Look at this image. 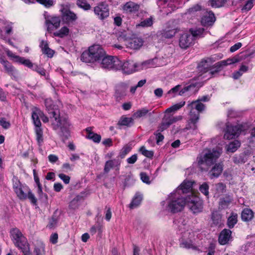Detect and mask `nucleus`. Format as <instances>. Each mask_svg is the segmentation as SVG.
Instances as JSON below:
<instances>
[{"instance_id":"nucleus-60","label":"nucleus","mask_w":255,"mask_h":255,"mask_svg":"<svg viewBox=\"0 0 255 255\" xmlns=\"http://www.w3.org/2000/svg\"><path fill=\"white\" fill-rule=\"evenodd\" d=\"M6 53L8 56L9 57H11L12 58L13 60H14L15 62H18L19 59L17 58H20L21 57L15 55L14 54H13L11 51L9 50H7L6 51Z\"/></svg>"},{"instance_id":"nucleus-12","label":"nucleus","mask_w":255,"mask_h":255,"mask_svg":"<svg viewBox=\"0 0 255 255\" xmlns=\"http://www.w3.org/2000/svg\"><path fill=\"white\" fill-rule=\"evenodd\" d=\"M194 233L191 231L183 233L180 240L181 247L187 249L194 248Z\"/></svg>"},{"instance_id":"nucleus-25","label":"nucleus","mask_w":255,"mask_h":255,"mask_svg":"<svg viewBox=\"0 0 255 255\" xmlns=\"http://www.w3.org/2000/svg\"><path fill=\"white\" fill-rule=\"evenodd\" d=\"M0 63L3 65L5 72L9 75L14 74L15 69L11 64L7 60H4L3 56L0 53Z\"/></svg>"},{"instance_id":"nucleus-18","label":"nucleus","mask_w":255,"mask_h":255,"mask_svg":"<svg viewBox=\"0 0 255 255\" xmlns=\"http://www.w3.org/2000/svg\"><path fill=\"white\" fill-rule=\"evenodd\" d=\"M237 61L238 60L236 59H228L227 60L221 61L219 62L216 63L214 65L215 67L216 68L214 71H207V73L210 75L211 77L214 73H218L221 67L236 63Z\"/></svg>"},{"instance_id":"nucleus-63","label":"nucleus","mask_w":255,"mask_h":255,"mask_svg":"<svg viewBox=\"0 0 255 255\" xmlns=\"http://www.w3.org/2000/svg\"><path fill=\"white\" fill-rule=\"evenodd\" d=\"M242 46V44L241 42L237 43L230 48V51L234 52L241 47Z\"/></svg>"},{"instance_id":"nucleus-20","label":"nucleus","mask_w":255,"mask_h":255,"mask_svg":"<svg viewBox=\"0 0 255 255\" xmlns=\"http://www.w3.org/2000/svg\"><path fill=\"white\" fill-rule=\"evenodd\" d=\"M139 7L140 6L137 3L129 1L123 5L122 9L126 13H132L138 11Z\"/></svg>"},{"instance_id":"nucleus-54","label":"nucleus","mask_w":255,"mask_h":255,"mask_svg":"<svg viewBox=\"0 0 255 255\" xmlns=\"http://www.w3.org/2000/svg\"><path fill=\"white\" fill-rule=\"evenodd\" d=\"M255 1V0H249L247 1L245 5L242 8V10H250L253 6V2Z\"/></svg>"},{"instance_id":"nucleus-8","label":"nucleus","mask_w":255,"mask_h":255,"mask_svg":"<svg viewBox=\"0 0 255 255\" xmlns=\"http://www.w3.org/2000/svg\"><path fill=\"white\" fill-rule=\"evenodd\" d=\"M188 108L190 109V121L194 125L199 120V113L204 110L205 106L197 100L188 104Z\"/></svg>"},{"instance_id":"nucleus-3","label":"nucleus","mask_w":255,"mask_h":255,"mask_svg":"<svg viewBox=\"0 0 255 255\" xmlns=\"http://www.w3.org/2000/svg\"><path fill=\"white\" fill-rule=\"evenodd\" d=\"M105 55V52L101 46L95 44L89 47L88 50L82 53L81 60L86 63H99Z\"/></svg>"},{"instance_id":"nucleus-5","label":"nucleus","mask_w":255,"mask_h":255,"mask_svg":"<svg viewBox=\"0 0 255 255\" xmlns=\"http://www.w3.org/2000/svg\"><path fill=\"white\" fill-rule=\"evenodd\" d=\"M150 63L149 61L142 63H137L132 60H128L124 62L120 61L118 70H121L123 73L126 74H130L136 71L148 68Z\"/></svg>"},{"instance_id":"nucleus-10","label":"nucleus","mask_w":255,"mask_h":255,"mask_svg":"<svg viewBox=\"0 0 255 255\" xmlns=\"http://www.w3.org/2000/svg\"><path fill=\"white\" fill-rule=\"evenodd\" d=\"M13 188L17 197L22 200L27 199V194L30 189L28 186L22 184L18 179L14 176L12 178Z\"/></svg>"},{"instance_id":"nucleus-9","label":"nucleus","mask_w":255,"mask_h":255,"mask_svg":"<svg viewBox=\"0 0 255 255\" xmlns=\"http://www.w3.org/2000/svg\"><path fill=\"white\" fill-rule=\"evenodd\" d=\"M99 63L103 69L118 70L120 60L116 57L105 55L101 58Z\"/></svg>"},{"instance_id":"nucleus-62","label":"nucleus","mask_w":255,"mask_h":255,"mask_svg":"<svg viewBox=\"0 0 255 255\" xmlns=\"http://www.w3.org/2000/svg\"><path fill=\"white\" fill-rule=\"evenodd\" d=\"M137 159V157L136 154H133L130 157L128 158L127 160L128 163L129 164H133L134 163Z\"/></svg>"},{"instance_id":"nucleus-46","label":"nucleus","mask_w":255,"mask_h":255,"mask_svg":"<svg viewBox=\"0 0 255 255\" xmlns=\"http://www.w3.org/2000/svg\"><path fill=\"white\" fill-rule=\"evenodd\" d=\"M34 252L36 255H43L44 254V245L40 243L35 248Z\"/></svg>"},{"instance_id":"nucleus-26","label":"nucleus","mask_w":255,"mask_h":255,"mask_svg":"<svg viewBox=\"0 0 255 255\" xmlns=\"http://www.w3.org/2000/svg\"><path fill=\"white\" fill-rule=\"evenodd\" d=\"M121 164V161L119 158L114 159L107 161L105 165L104 171L108 173L111 169L114 167H118Z\"/></svg>"},{"instance_id":"nucleus-57","label":"nucleus","mask_w":255,"mask_h":255,"mask_svg":"<svg viewBox=\"0 0 255 255\" xmlns=\"http://www.w3.org/2000/svg\"><path fill=\"white\" fill-rule=\"evenodd\" d=\"M32 69L41 75L44 76L45 75V70L43 68L39 67L37 65H34Z\"/></svg>"},{"instance_id":"nucleus-59","label":"nucleus","mask_w":255,"mask_h":255,"mask_svg":"<svg viewBox=\"0 0 255 255\" xmlns=\"http://www.w3.org/2000/svg\"><path fill=\"white\" fill-rule=\"evenodd\" d=\"M131 150L130 146L128 145L125 146L122 149L121 154L122 157H124L127 153H128Z\"/></svg>"},{"instance_id":"nucleus-45","label":"nucleus","mask_w":255,"mask_h":255,"mask_svg":"<svg viewBox=\"0 0 255 255\" xmlns=\"http://www.w3.org/2000/svg\"><path fill=\"white\" fill-rule=\"evenodd\" d=\"M132 122V119L130 118L122 117L118 122L120 126H128Z\"/></svg>"},{"instance_id":"nucleus-33","label":"nucleus","mask_w":255,"mask_h":255,"mask_svg":"<svg viewBox=\"0 0 255 255\" xmlns=\"http://www.w3.org/2000/svg\"><path fill=\"white\" fill-rule=\"evenodd\" d=\"M185 105V102L182 101L179 103L176 104L170 107L167 109L165 111V114H174L179 110H180L182 107H183Z\"/></svg>"},{"instance_id":"nucleus-29","label":"nucleus","mask_w":255,"mask_h":255,"mask_svg":"<svg viewBox=\"0 0 255 255\" xmlns=\"http://www.w3.org/2000/svg\"><path fill=\"white\" fill-rule=\"evenodd\" d=\"M241 143L239 140H235L226 146V150L227 152H235L240 147Z\"/></svg>"},{"instance_id":"nucleus-37","label":"nucleus","mask_w":255,"mask_h":255,"mask_svg":"<svg viewBox=\"0 0 255 255\" xmlns=\"http://www.w3.org/2000/svg\"><path fill=\"white\" fill-rule=\"evenodd\" d=\"M179 31L178 28H171L165 30L162 33V36L165 38H171Z\"/></svg>"},{"instance_id":"nucleus-61","label":"nucleus","mask_w":255,"mask_h":255,"mask_svg":"<svg viewBox=\"0 0 255 255\" xmlns=\"http://www.w3.org/2000/svg\"><path fill=\"white\" fill-rule=\"evenodd\" d=\"M225 185L222 183H219L216 185V190L219 192L223 193L225 189Z\"/></svg>"},{"instance_id":"nucleus-7","label":"nucleus","mask_w":255,"mask_h":255,"mask_svg":"<svg viewBox=\"0 0 255 255\" xmlns=\"http://www.w3.org/2000/svg\"><path fill=\"white\" fill-rule=\"evenodd\" d=\"M186 204H187L190 210L194 214L201 212L203 208L202 200L192 192L186 198Z\"/></svg>"},{"instance_id":"nucleus-24","label":"nucleus","mask_w":255,"mask_h":255,"mask_svg":"<svg viewBox=\"0 0 255 255\" xmlns=\"http://www.w3.org/2000/svg\"><path fill=\"white\" fill-rule=\"evenodd\" d=\"M39 46L43 54L46 55L49 58L53 57L54 54V51L49 47L48 43L46 41L41 40Z\"/></svg>"},{"instance_id":"nucleus-36","label":"nucleus","mask_w":255,"mask_h":255,"mask_svg":"<svg viewBox=\"0 0 255 255\" xmlns=\"http://www.w3.org/2000/svg\"><path fill=\"white\" fill-rule=\"evenodd\" d=\"M142 199V197L141 195L136 194L129 204V207L130 209H133L137 207L140 204Z\"/></svg>"},{"instance_id":"nucleus-44","label":"nucleus","mask_w":255,"mask_h":255,"mask_svg":"<svg viewBox=\"0 0 255 255\" xmlns=\"http://www.w3.org/2000/svg\"><path fill=\"white\" fill-rule=\"evenodd\" d=\"M153 24L152 19L151 17L148 18L146 19L143 20L141 21L140 23L136 25L137 26H141V27H148L150 26Z\"/></svg>"},{"instance_id":"nucleus-34","label":"nucleus","mask_w":255,"mask_h":255,"mask_svg":"<svg viewBox=\"0 0 255 255\" xmlns=\"http://www.w3.org/2000/svg\"><path fill=\"white\" fill-rule=\"evenodd\" d=\"M232 201V199L230 196L221 198L219 202V208L220 209L227 208L231 203Z\"/></svg>"},{"instance_id":"nucleus-53","label":"nucleus","mask_w":255,"mask_h":255,"mask_svg":"<svg viewBox=\"0 0 255 255\" xmlns=\"http://www.w3.org/2000/svg\"><path fill=\"white\" fill-rule=\"evenodd\" d=\"M148 112V111L147 109H142L141 110L137 111L135 113L134 115L136 118H141L142 117L145 116Z\"/></svg>"},{"instance_id":"nucleus-42","label":"nucleus","mask_w":255,"mask_h":255,"mask_svg":"<svg viewBox=\"0 0 255 255\" xmlns=\"http://www.w3.org/2000/svg\"><path fill=\"white\" fill-rule=\"evenodd\" d=\"M35 133L36 135V140L38 144L40 145L43 141V131L40 127H36Z\"/></svg>"},{"instance_id":"nucleus-31","label":"nucleus","mask_w":255,"mask_h":255,"mask_svg":"<svg viewBox=\"0 0 255 255\" xmlns=\"http://www.w3.org/2000/svg\"><path fill=\"white\" fill-rule=\"evenodd\" d=\"M223 166L222 163L215 164L210 171L211 178L218 177L222 172Z\"/></svg>"},{"instance_id":"nucleus-47","label":"nucleus","mask_w":255,"mask_h":255,"mask_svg":"<svg viewBox=\"0 0 255 255\" xmlns=\"http://www.w3.org/2000/svg\"><path fill=\"white\" fill-rule=\"evenodd\" d=\"M81 198V196H77L70 202L69 204V207L73 209H75L78 208L79 206V201Z\"/></svg>"},{"instance_id":"nucleus-32","label":"nucleus","mask_w":255,"mask_h":255,"mask_svg":"<svg viewBox=\"0 0 255 255\" xmlns=\"http://www.w3.org/2000/svg\"><path fill=\"white\" fill-rule=\"evenodd\" d=\"M254 217V213L252 210L246 208L243 210L241 218L243 221L248 222L252 219Z\"/></svg>"},{"instance_id":"nucleus-22","label":"nucleus","mask_w":255,"mask_h":255,"mask_svg":"<svg viewBox=\"0 0 255 255\" xmlns=\"http://www.w3.org/2000/svg\"><path fill=\"white\" fill-rule=\"evenodd\" d=\"M232 232L230 230L224 229L219 237V242L221 245L227 244L231 239Z\"/></svg>"},{"instance_id":"nucleus-19","label":"nucleus","mask_w":255,"mask_h":255,"mask_svg":"<svg viewBox=\"0 0 255 255\" xmlns=\"http://www.w3.org/2000/svg\"><path fill=\"white\" fill-rule=\"evenodd\" d=\"M214 14L211 11H206L203 13L201 18V23L204 26L211 25L215 21Z\"/></svg>"},{"instance_id":"nucleus-40","label":"nucleus","mask_w":255,"mask_h":255,"mask_svg":"<svg viewBox=\"0 0 255 255\" xmlns=\"http://www.w3.org/2000/svg\"><path fill=\"white\" fill-rule=\"evenodd\" d=\"M222 216L220 213L217 211H213L212 214V220L213 224L217 225L221 223Z\"/></svg>"},{"instance_id":"nucleus-11","label":"nucleus","mask_w":255,"mask_h":255,"mask_svg":"<svg viewBox=\"0 0 255 255\" xmlns=\"http://www.w3.org/2000/svg\"><path fill=\"white\" fill-rule=\"evenodd\" d=\"M94 14L101 20L107 19L110 15L109 5L106 2H100L93 8Z\"/></svg>"},{"instance_id":"nucleus-48","label":"nucleus","mask_w":255,"mask_h":255,"mask_svg":"<svg viewBox=\"0 0 255 255\" xmlns=\"http://www.w3.org/2000/svg\"><path fill=\"white\" fill-rule=\"evenodd\" d=\"M188 32H190V34L193 36V40H194L195 37L200 36L203 33V29L199 28L195 30L191 29Z\"/></svg>"},{"instance_id":"nucleus-16","label":"nucleus","mask_w":255,"mask_h":255,"mask_svg":"<svg viewBox=\"0 0 255 255\" xmlns=\"http://www.w3.org/2000/svg\"><path fill=\"white\" fill-rule=\"evenodd\" d=\"M193 36L190 32H186L183 33L179 39V45L183 49H186L193 43Z\"/></svg>"},{"instance_id":"nucleus-23","label":"nucleus","mask_w":255,"mask_h":255,"mask_svg":"<svg viewBox=\"0 0 255 255\" xmlns=\"http://www.w3.org/2000/svg\"><path fill=\"white\" fill-rule=\"evenodd\" d=\"M143 44V40L138 37H134L127 42V47L133 49H139Z\"/></svg>"},{"instance_id":"nucleus-50","label":"nucleus","mask_w":255,"mask_h":255,"mask_svg":"<svg viewBox=\"0 0 255 255\" xmlns=\"http://www.w3.org/2000/svg\"><path fill=\"white\" fill-rule=\"evenodd\" d=\"M140 152L145 156L151 158L153 156V152L151 150H147L144 146H141L139 149Z\"/></svg>"},{"instance_id":"nucleus-51","label":"nucleus","mask_w":255,"mask_h":255,"mask_svg":"<svg viewBox=\"0 0 255 255\" xmlns=\"http://www.w3.org/2000/svg\"><path fill=\"white\" fill-rule=\"evenodd\" d=\"M27 199H28L33 205H36L37 204V199L30 190L28 191L27 194Z\"/></svg>"},{"instance_id":"nucleus-14","label":"nucleus","mask_w":255,"mask_h":255,"mask_svg":"<svg viewBox=\"0 0 255 255\" xmlns=\"http://www.w3.org/2000/svg\"><path fill=\"white\" fill-rule=\"evenodd\" d=\"M243 130V125H238L233 126L227 125L224 137L226 139H232L238 137Z\"/></svg>"},{"instance_id":"nucleus-30","label":"nucleus","mask_w":255,"mask_h":255,"mask_svg":"<svg viewBox=\"0 0 255 255\" xmlns=\"http://www.w3.org/2000/svg\"><path fill=\"white\" fill-rule=\"evenodd\" d=\"M91 128H87L86 131L87 132L86 137L87 138L92 139L94 142L99 143L101 139V136L97 133H95L91 131Z\"/></svg>"},{"instance_id":"nucleus-15","label":"nucleus","mask_w":255,"mask_h":255,"mask_svg":"<svg viewBox=\"0 0 255 255\" xmlns=\"http://www.w3.org/2000/svg\"><path fill=\"white\" fill-rule=\"evenodd\" d=\"M40 118L44 123H47L49 121L48 118L44 115L39 109L34 108L32 110V119L35 127H41V124Z\"/></svg>"},{"instance_id":"nucleus-21","label":"nucleus","mask_w":255,"mask_h":255,"mask_svg":"<svg viewBox=\"0 0 255 255\" xmlns=\"http://www.w3.org/2000/svg\"><path fill=\"white\" fill-rule=\"evenodd\" d=\"M192 181L185 180L174 191L183 196V194L188 193L192 190Z\"/></svg>"},{"instance_id":"nucleus-38","label":"nucleus","mask_w":255,"mask_h":255,"mask_svg":"<svg viewBox=\"0 0 255 255\" xmlns=\"http://www.w3.org/2000/svg\"><path fill=\"white\" fill-rule=\"evenodd\" d=\"M238 221V215L235 213H232L228 219L227 224L229 228H232Z\"/></svg>"},{"instance_id":"nucleus-52","label":"nucleus","mask_w":255,"mask_h":255,"mask_svg":"<svg viewBox=\"0 0 255 255\" xmlns=\"http://www.w3.org/2000/svg\"><path fill=\"white\" fill-rule=\"evenodd\" d=\"M199 190L201 193L207 196L209 194V186L206 183L202 184L199 188Z\"/></svg>"},{"instance_id":"nucleus-58","label":"nucleus","mask_w":255,"mask_h":255,"mask_svg":"<svg viewBox=\"0 0 255 255\" xmlns=\"http://www.w3.org/2000/svg\"><path fill=\"white\" fill-rule=\"evenodd\" d=\"M0 125L5 129H7L10 127V123L6 121L4 118H0Z\"/></svg>"},{"instance_id":"nucleus-1","label":"nucleus","mask_w":255,"mask_h":255,"mask_svg":"<svg viewBox=\"0 0 255 255\" xmlns=\"http://www.w3.org/2000/svg\"><path fill=\"white\" fill-rule=\"evenodd\" d=\"M45 105L48 113L51 115L50 118L53 129L57 130L60 128L61 135L67 137L69 135L68 129L70 126L69 122L66 119L60 118L59 111L56 108L55 106L53 105L51 99H46Z\"/></svg>"},{"instance_id":"nucleus-28","label":"nucleus","mask_w":255,"mask_h":255,"mask_svg":"<svg viewBox=\"0 0 255 255\" xmlns=\"http://www.w3.org/2000/svg\"><path fill=\"white\" fill-rule=\"evenodd\" d=\"M62 16L67 22H70L76 20L77 17L76 14L69 10H64Z\"/></svg>"},{"instance_id":"nucleus-55","label":"nucleus","mask_w":255,"mask_h":255,"mask_svg":"<svg viewBox=\"0 0 255 255\" xmlns=\"http://www.w3.org/2000/svg\"><path fill=\"white\" fill-rule=\"evenodd\" d=\"M140 176V178L143 182L147 184H149L150 183L149 177L145 173H141Z\"/></svg>"},{"instance_id":"nucleus-2","label":"nucleus","mask_w":255,"mask_h":255,"mask_svg":"<svg viewBox=\"0 0 255 255\" xmlns=\"http://www.w3.org/2000/svg\"><path fill=\"white\" fill-rule=\"evenodd\" d=\"M162 203L163 205L166 204V210L172 213H176L183 210L186 204V199L181 194L174 191L169 195L166 201H163Z\"/></svg>"},{"instance_id":"nucleus-13","label":"nucleus","mask_w":255,"mask_h":255,"mask_svg":"<svg viewBox=\"0 0 255 255\" xmlns=\"http://www.w3.org/2000/svg\"><path fill=\"white\" fill-rule=\"evenodd\" d=\"M182 117L178 116L174 117L169 114H165L162 119V123L160 124L158 131H162L167 129L170 125L182 120Z\"/></svg>"},{"instance_id":"nucleus-39","label":"nucleus","mask_w":255,"mask_h":255,"mask_svg":"<svg viewBox=\"0 0 255 255\" xmlns=\"http://www.w3.org/2000/svg\"><path fill=\"white\" fill-rule=\"evenodd\" d=\"M76 4L78 7L84 10H88L91 8V5L87 2V0H77Z\"/></svg>"},{"instance_id":"nucleus-56","label":"nucleus","mask_w":255,"mask_h":255,"mask_svg":"<svg viewBox=\"0 0 255 255\" xmlns=\"http://www.w3.org/2000/svg\"><path fill=\"white\" fill-rule=\"evenodd\" d=\"M58 177L66 184L69 183L70 177L63 173L58 174Z\"/></svg>"},{"instance_id":"nucleus-64","label":"nucleus","mask_w":255,"mask_h":255,"mask_svg":"<svg viewBox=\"0 0 255 255\" xmlns=\"http://www.w3.org/2000/svg\"><path fill=\"white\" fill-rule=\"evenodd\" d=\"M54 190L56 192H60L61 190L63 188L62 185L60 183H56L54 184Z\"/></svg>"},{"instance_id":"nucleus-43","label":"nucleus","mask_w":255,"mask_h":255,"mask_svg":"<svg viewBox=\"0 0 255 255\" xmlns=\"http://www.w3.org/2000/svg\"><path fill=\"white\" fill-rule=\"evenodd\" d=\"M37 2L44 5L46 7H50L53 4V1L52 0H35ZM25 2H33L34 0H24Z\"/></svg>"},{"instance_id":"nucleus-6","label":"nucleus","mask_w":255,"mask_h":255,"mask_svg":"<svg viewBox=\"0 0 255 255\" xmlns=\"http://www.w3.org/2000/svg\"><path fill=\"white\" fill-rule=\"evenodd\" d=\"M11 237L14 245L20 249L24 255H30L29 247L27 239L17 229L10 231Z\"/></svg>"},{"instance_id":"nucleus-27","label":"nucleus","mask_w":255,"mask_h":255,"mask_svg":"<svg viewBox=\"0 0 255 255\" xmlns=\"http://www.w3.org/2000/svg\"><path fill=\"white\" fill-rule=\"evenodd\" d=\"M127 88L124 85H119L116 87L115 97L118 100H121L126 95Z\"/></svg>"},{"instance_id":"nucleus-35","label":"nucleus","mask_w":255,"mask_h":255,"mask_svg":"<svg viewBox=\"0 0 255 255\" xmlns=\"http://www.w3.org/2000/svg\"><path fill=\"white\" fill-rule=\"evenodd\" d=\"M229 0H210L209 5L212 7L219 8L224 6Z\"/></svg>"},{"instance_id":"nucleus-49","label":"nucleus","mask_w":255,"mask_h":255,"mask_svg":"<svg viewBox=\"0 0 255 255\" xmlns=\"http://www.w3.org/2000/svg\"><path fill=\"white\" fill-rule=\"evenodd\" d=\"M17 58L19 59L18 62L24 65L25 66L28 67V68L32 69L34 65L29 59H25L23 57Z\"/></svg>"},{"instance_id":"nucleus-17","label":"nucleus","mask_w":255,"mask_h":255,"mask_svg":"<svg viewBox=\"0 0 255 255\" xmlns=\"http://www.w3.org/2000/svg\"><path fill=\"white\" fill-rule=\"evenodd\" d=\"M60 19L59 17L53 16L50 18H46L45 24L47 30L51 32L52 30L57 29L60 26Z\"/></svg>"},{"instance_id":"nucleus-41","label":"nucleus","mask_w":255,"mask_h":255,"mask_svg":"<svg viewBox=\"0 0 255 255\" xmlns=\"http://www.w3.org/2000/svg\"><path fill=\"white\" fill-rule=\"evenodd\" d=\"M69 32V29L67 26L62 27L59 31L54 32V35L61 38L67 36Z\"/></svg>"},{"instance_id":"nucleus-4","label":"nucleus","mask_w":255,"mask_h":255,"mask_svg":"<svg viewBox=\"0 0 255 255\" xmlns=\"http://www.w3.org/2000/svg\"><path fill=\"white\" fill-rule=\"evenodd\" d=\"M222 152V149L218 148L216 149L205 150L199 157H198V163L202 170H207L208 166L212 165Z\"/></svg>"}]
</instances>
